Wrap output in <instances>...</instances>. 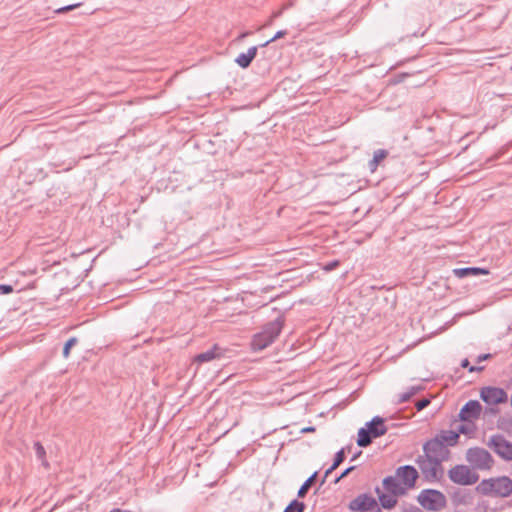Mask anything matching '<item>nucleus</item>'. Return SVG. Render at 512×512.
Wrapping results in <instances>:
<instances>
[{
	"label": "nucleus",
	"instance_id": "obj_1",
	"mask_svg": "<svg viewBox=\"0 0 512 512\" xmlns=\"http://www.w3.org/2000/svg\"><path fill=\"white\" fill-rule=\"evenodd\" d=\"M457 443L458 433H454L453 430H441L434 438L423 444V455L417 457L416 463L427 481L440 480L444 473L442 463L448 461L451 456L449 447Z\"/></svg>",
	"mask_w": 512,
	"mask_h": 512
},
{
	"label": "nucleus",
	"instance_id": "obj_2",
	"mask_svg": "<svg viewBox=\"0 0 512 512\" xmlns=\"http://www.w3.org/2000/svg\"><path fill=\"white\" fill-rule=\"evenodd\" d=\"M284 325L283 317L267 323L263 329L253 336L251 347L253 351H261L270 346L279 336Z\"/></svg>",
	"mask_w": 512,
	"mask_h": 512
},
{
	"label": "nucleus",
	"instance_id": "obj_3",
	"mask_svg": "<svg viewBox=\"0 0 512 512\" xmlns=\"http://www.w3.org/2000/svg\"><path fill=\"white\" fill-rule=\"evenodd\" d=\"M477 490L483 495L506 498L512 494V479L507 476L483 479Z\"/></svg>",
	"mask_w": 512,
	"mask_h": 512
},
{
	"label": "nucleus",
	"instance_id": "obj_4",
	"mask_svg": "<svg viewBox=\"0 0 512 512\" xmlns=\"http://www.w3.org/2000/svg\"><path fill=\"white\" fill-rule=\"evenodd\" d=\"M419 505L431 512H440L447 506V498L436 489H423L417 496Z\"/></svg>",
	"mask_w": 512,
	"mask_h": 512
},
{
	"label": "nucleus",
	"instance_id": "obj_5",
	"mask_svg": "<svg viewBox=\"0 0 512 512\" xmlns=\"http://www.w3.org/2000/svg\"><path fill=\"white\" fill-rule=\"evenodd\" d=\"M466 460L471 466L478 470H488L493 464L492 455L484 448L472 447L466 452Z\"/></svg>",
	"mask_w": 512,
	"mask_h": 512
},
{
	"label": "nucleus",
	"instance_id": "obj_6",
	"mask_svg": "<svg viewBox=\"0 0 512 512\" xmlns=\"http://www.w3.org/2000/svg\"><path fill=\"white\" fill-rule=\"evenodd\" d=\"M449 479L458 485L469 486L479 480V475L466 465H455L448 471Z\"/></svg>",
	"mask_w": 512,
	"mask_h": 512
},
{
	"label": "nucleus",
	"instance_id": "obj_7",
	"mask_svg": "<svg viewBox=\"0 0 512 512\" xmlns=\"http://www.w3.org/2000/svg\"><path fill=\"white\" fill-rule=\"evenodd\" d=\"M487 445L502 460L512 462V442L501 434H494L489 438Z\"/></svg>",
	"mask_w": 512,
	"mask_h": 512
},
{
	"label": "nucleus",
	"instance_id": "obj_8",
	"mask_svg": "<svg viewBox=\"0 0 512 512\" xmlns=\"http://www.w3.org/2000/svg\"><path fill=\"white\" fill-rule=\"evenodd\" d=\"M348 508L355 512H382L376 499L367 493L359 494L351 500Z\"/></svg>",
	"mask_w": 512,
	"mask_h": 512
},
{
	"label": "nucleus",
	"instance_id": "obj_9",
	"mask_svg": "<svg viewBox=\"0 0 512 512\" xmlns=\"http://www.w3.org/2000/svg\"><path fill=\"white\" fill-rule=\"evenodd\" d=\"M395 476L401 485L408 490L415 487L416 481L419 477L417 469L412 465L400 466L395 471Z\"/></svg>",
	"mask_w": 512,
	"mask_h": 512
},
{
	"label": "nucleus",
	"instance_id": "obj_10",
	"mask_svg": "<svg viewBox=\"0 0 512 512\" xmlns=\"http://www.w3.org/2000/svg\"><path fill=\"white\" fill-rule=\"evenodd\" d=\"M480 398L487 404L495 406L507 401L508 396L504 389L493 386L483 387L480 391Z\"/></svg>",
	"mask_w": 512,
	"mask_h": 512
},
{
	"label": "nucleus",
	"instance_id": "obj_11",
	"mask_svg": "<svg viewBox=\"0 0 512 512\" xmlns=\"http://www.w3.org/2000/svg\"><path fill=\"white\" fill-rule=\"evenodd\" d=\"M482 405L477 400H469L460 410L459 419L463 422L473 423L479 419Z\"/></svg>",
	"mask_w": 512,
	"mask_h": 512
},
{
	"label": "nucleus",
	"instance_id": "obj_12",
	"mask_svg": "<svg viewBox=\"0 0 512 512\" xmlns=\"http://www.w3.org/2000/svg\"><path fill=\"white\" fill-rule=\"evenodd\" d=\"M383 487L384 489L391 494L402 496L407 493L405 488L401 485L397 477L394 476H387L383 479Z\"/></svg>",
	"mask_w": 512,
	"mask_h": 512
},
{
	"label": "nucleus",
	"instance_id": "obj_13",
	"mask_svg": "<svg viewBox=\"0 0 512 512\" xmlns=\"http://www.w3.org/2000/svg\"><path fill=\"white\" fill-rule=\"evenodd\" d=\"M366 426L374 438L380 437L387 432L384 420L379 416H375L370 422L366 424Z\"/></svg>",
	"mask_w": 512,
	"mask_h": 512
},
{
	"label": "nucleus",
	"instance_id": "obj_14",
	"mask_svg": "<svg viewBox=\"0 0 512 512\" xmlns=\"http://www.w3.org/2000/svg\"><path fill=\"white\" fill-rule=\"evenodd\" d=\"M451 499L455 506L468 505L472 502L473 496L469 490L459 488L452 493Z\"/></svg>",
	"mask_w": 512,
	"mask_h": 512
},
{
	"label": "nucleus",
	"instance_id": "obj_15",
	"mask_svg": "<svg viewBox=\"0 0 512 512\" xmlns=\"http://www.w3.org/2000/svg\"><path fill=\"white\" fill-rule=\"evenodd\" d=\"M257 54V46L250 47L246 53H240L236 59L235 62L238 66L241 68H247L253 61V59L256 57Z\"/></svg>",
	"mask_w": 512,
	"mask_h": 512
},
{
	"label": "nucleus",
	"instance_id": "obj_16",
	"mask_svg": "<svg viewBox=\"0 0 512 512\" xmlns=\"http://www.w3.org/2000/svg\"><path fill=\"white\" fill-rule=\"evenodd\" d=\"M221 356V349L214 345L212 348L208 349L205 352L199 353L195 356V362L201 364L205 362H210L216 358H219Z\"/></svg>",
	"mask_w": 512,
	"mask_h": 512
},
{
	"label": "nucleus",
	"instance_id": "obj_17",
	"mask_svg": "<svg viewBox=\"0 0 512 512\" xmlns=\"http://www.w3.org/2000/svg\"><path fill=\"white\" fill-rule=\"evenodd\" d=\"M376 492L379 494L380 507L385 509H391L397 504V495L388 493H380L379 488L376 489Z\"/></svg>",
	"mask_w": 512,
	"mask_h": 512
},
{
	"label": "nucleus",
	"instance_id": "obj_18",
	"mask_svg": "<svg viewBox=\"0 0 512 512\" xmlns=\"http://www.w3.org/2000/svg\"><path fill=\"white\" fill-rule=\"evenodd\" d=\"M454 275L459 278H464L470 275H480V274H487L488 271L482 268L478 267H465V268H458L454 269Z\"/></svg>",
	"mask_w": 512,
	"mask_h": 512
},
{
	"label": "nucleus",
	"instance_id": "obj_19",
	"mask_svg": "<svg viewBox=\"0 0 512 512\" xmlns=\"http://www.w3.org/2000/svg\"><path fill=\"white\" fill-rule=\"evenodd\" d=\"M374 437L370 434V431L367 429V427H362L358 431V439L357 444L360 447H367L371 444Z\"/></svg>",
	"mask_w": 512,
	"mask_h": 512
},
{
	"label": "nucleus",
	"instance_id": "obj_20",
	"mask_svg": "<svg viewBox=\"0 0 512 512\" xmlns=\"http://www.w3.org/2000/svg\"><path fill=\"white\" fill-rule=\"evenodd\" d=\"M423 390L422 385H414L409 387L405 392L401 393L398 398L399 403H405L409 401L414 395Z\"/></svg>",
	"mask_w": 512,
	"mask_h": 512
},
{
	"label": "nucleus",
	"instance_id": "obj_21",
	"mask_svg": "<svg viewBox=\"0 0 512 512\" xmlns=\"http://www.w3.org/2000/svg\"><path fill=\"white\" fill-rule=\"evenodd\" d=\"M388 152L384 149H378L374 152L373 158L369 161V169L374 172L378 164L387 156Z\"/></svg>",
	"mask_w": 512,
	"mask_h": 512
},
{
	"label": "nucleus",
	"instance_id": "obj_22",
	"mask_svg": "<svg viewBox=\"0 0 512 512\" xmlns=\"http://www.w3.org/2000/svg\"><path fill=\"white\" fill-rule=\"evenodd\" d=\"M317 471L314 472L308 479H306V481L301 485V487L299 488L298 490V497L300 498H303L308 490L310 489V487L312 486V484L315 482L316 478H317Z\"/></svg>",
	"mask_w": 512,
	"mask_h": 512
},
{
	"label": "nucleus",
	"instance_id": "obj_23",
	"mask_svg": "<svg viewBox=\"0 0 512 512\" xmlns=\"http://www.w3.org/2000/svg\"><path fill=\"white\" fill-rule=\"evenodd\" d=\"M34 450L37 459L40 460L42 462V465L47 468L49 466V463L46 460V451L43 445L40 442H35Z\"/></svg>",
	"mask_w": 512,
	"mask_h": 512
},
{
	"label": "nucleus",
	"instance_id": "obj_24",
	"mask_svg": "<svg viewBox=\"0 0 512 512\" xmlns=\"http://www.w3.org/2000/svg\"><path fill=\"white\" fill-rule=\"evenodd\" d=\"M304 509V503L295 499L289 503L283 512H304Z\"/></svg>",
	"mask_w": 512,
	"mask_h": 512
},
{
	"label": "nucleus",
	"instance_id": "obj_25",
	"mask_svg": "<svg viewBox=\"0 0 512 512\" xmlns=\"http://www.w3.org/2000/svg\"><path fill=\"white\" fill-rule=\"evenodd\" d=\"M78 342L76 337H71L67 340L63 348V356L64 358H68L70 354V349Z\"/></svg>",
	"mask_w": 512,
	"mask_h": 512
},
{
	"label": "nucleus",
	"instance_id": "obj_26",
	"mask_svg": "<svg viewBox=\"0 0 512 512\" xmlns=\"http://www.w3.org/2000/svg\"><path fill=\"white\" fill-rule=\"evenodd\" d=\"M461 367L467 368L469 370V372L482 371L484 369L483 366H471L470 362L467 358H465L461 361Z\"/></svg>",
	"mask_w": 512,
	"mask_h": 512
},
{
	"label": "nucleus",
	"instance_id": "obj_27",
	"mask_svg": "<svg viewBox=\"0 0 512 512\" xmlns=\"http://www.w3.org/2000/svg\"><path fill=\"white\" fill-rule=\"evenodd\" d=\"M345 459V448L340 449L336 454L333 461L334 467H338Z\"/></svg>",
	"mask_w": 512,
	"mask_h": 512
},
{
	"label": "nucleus",
	"instance_id": "obj_28",
	"mask_svg": "<svg viewBox=\"0 0 512 512\" xmlns=\"http://www.w3.org/2000/svg\"><path fill=\"white\" fill-rule=\"evenodd\" d=\"M285 35H287V31L286 30H279L278 32H276V34L271 39H269L265 43L261 44V46L262 47H266L267 45H269L273 41H275V40H277L279 38H282Z\"/></svg>",
	"mask_w": 512,
	"mask_h": 512
},
{
	"label": "nucleus",
	"instance_id": "obj_29",
	"mask_svg": "<svg viewBox=\"0 0 512 512\" xmlns=\"http://www.w3.org/2000/svg\"><path fill=\"white\" fill-rule=\"evenodd\" d=\"M454 433H458V438L460 434H469L472 432V427L467 424H462L458 427L457 431H453Z\"/></svg>",
	"mask_w": 512,
	"mask_h": 512
},
{
	"label": "nucleus",
	"instance_id": "obj_30",
	"mask_svg": "<svg viewBox=\"0 0 512 512\" xmlns=\"http://www.w3.org/2000/svg\"><path fill=\"white\" fill-rule=\"evenodd\" d=\"M429 404H430V399L423 398V399L419 400L418 402H416V409L418 411H421L424 408H426Z\"/></svg>",
	"mask_w": 512,
	"mask_h": 512
},
{
	"label": "nucleus",
	"instance_id": "obj_31",
	"mask_svg": "<svg viewBox=\"0 0 512 512\" xmlns=\"http://www.w3.org/2000/svg\"><path fill=\"white\" fill-rule=\"evenodd\" d=\"M79 5L80 4L67 5V6H64V7L56 9L55 12L58 13V14H62V13H65V12H68V11H71V10L75 9Z\"/></svg>",
	"mask_w": 512,
	"mask_h": 512
},
{
	"label": "nucleus",
	"instance_id": "obj_32",
	"mask_svg": "<svg viewBox=\"0 0 512 512\" xmlns=\"http://www.w3.org/2000/svg\"><path fill=\"white\" fill-rule=\"evenodd\" d=\"M355 469V466H350L348 468H346L341 474L340 476H338L334 483H338L341 479H343L344 477H346L351 471H353Z\"/></svg>",
	"mask_w": 512,
	"mask_h": 512
},
{
	"label": "nucleus",
	"instance_id": "obj_33",
	"mask_svg": "<svg viewBox=\"0 0 512 512\" xmlns=\"http://www.w3.org/2000/svg\"><path fill=\"white\" fill-rule=\"evenodd\" d=\"M13 291V287L8 284H1L0 285V293L1 294H9Z\"/></svg>",
	"mask_w": 512,
	"mask_h": 512
},
{
	"label": "nucleus",
	"instance_id": "obj_34",
	"mask_svg": "<svg viewBox=\"0 0 512 512\" xmlns=\"http://www.w3.org/2000/svg\"><path fill=\"white\" fill-rule=\"evenodd\" d=\"M337 467H334V464H332L324 473L323 479L321 481V484H323L326 481V478L336 469Z\"/></svg>",
	"mask_w": 512,
	"mask_h": 512
},
{
	"label": "nucleus",
	"instance_id": "obj_35",
	"mask_svg": "<svg viewBox=\"0 0 512 512\" xmlns=\"http://www.w3.org/2000/svg\"><path fill=\"white\" fill-rule=\"evenodd\" d=\"M503 429L512 436V420L506 421Z\"/></svg>",
	"mask_w": 512,
	"mask_h": 512
},
{
	"label": "nucleus",
	"instance_id": "obj_36",
	"mask_svg": "<svg viewBox=\"0 0 512 512\" xmlns=\"http://www.w3.org/2000/svg\"><path fill=\"white\" fill-rule=\"evenodd\" d=\"M337 265H338V261H332V262H330V263L326 264V266H325V270H326V271H331V270H333Z\"/></svg>",
	"mask_w": 512,
	"mask_h": 512
},
{
	"label": "nucleus",
	"instance_id": "obj_37",
	"mask_svg": "<svg viewBox=\"0 0 512 512\" xmlns=\"http://www.w3.org/2000/svg\"><path fill=\"white\" fill-rule=\"evenodd\" d=\"M491 357V354H481L477 357V362L484 361Z\"/></svg>",
	"mask_w": 512,
	"mask_h": 512
},
{
	"label": "nucleus",
	"instance_id": "obj_38",
	"mask_svg": "<svg viewBox=\"0 0 512 512\" xmlns=\"http://www.w3.org/2000/svg\"><path fill=\"white\" fill-rule=\"evenodd\" d=\"M315 431V428L312 427V426H309V427H305L301 430L302 433H308V432H313Z\"/></svg>",
	"mask_w": 512,
	"mask_h": 512
},
{
	"label": "nucleus",
	"instance_id": "obj_39",
	"mask_svg": "<svg viewBox=\"0 0 512 512\" xmlns=\"http://www.w3.org/2000/svg\"><path fill=\"white\" fill-rule=\"evenodd\" d=\"M498 410L497 409H494V408H489L487 410V412L491 413V414H495Z\"/></svg>",
	"mask_w": 512,
	"mask_h": 512
},
{
	"label": "nucleus",
	"instance_id": "obj_40",
	"mask_svg": "<svg viewBox=\"0 0 512 512\" xmlns=\"http://www.w3.org/2000/svg\"><path fill=\"white\" fill-rule=\"evenodd\" d=\"M361 454V451L357 452V453H354L351 461H354L359 455Z\"/></svg>",
	"mask_w": 512,
	"mask_h": 512
},
{
	"label": "nucleus",
	"instance_id": "obj_41",
	"mask_svg": "<svg viewBox=\"0 0 512 512\" xmlns=\"http://www.w3.org/2000/svg\"><path fill=\"white\" fill-rule=\"evenodd\" d=\"M282 11H278V12H275L273 14V17L276 18V17H279L281 15Z\"/></svg>",
	"mask_w": 512,
	"mask_h": 512
},
{
	"label": "nucleus",
	"instance_id": "obj_42",
	"mask_svg": "<svg viewBox=\"0 0 512 512\" xmlns=\"http://www.w3.org/2000/svg\"><path fill=\"white\" fill-rule=\"evenodd\" d=\"M415 512H422L419 508H415Z\"/></svg>",
	"mask_w": 512,
	"mask_h": 512
}]
</instances>
